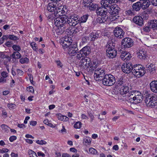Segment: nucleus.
Listing matches in <instances>:
<instances>
[{
	"label": "nucleus",
	"instance_id": "nucleus-29",
	"mask_svg": "<svg viewBox=\"0 0 157 157\" xmlns=\"http://www.w3.org/2000/svg\"><path fill=\"white\" fill-rule=\"evenodd\" d=\"M132 7L133 10L136 11H138L141 8V3L140 2H138L134 3Z\"/></svg>",
	"mask_w": 157,
	"mask_h": 157
},
{
	"label": "nucleus",
	"instance_id": "nucleus-44",
	"mask_svg": "<svg viewBox=\"0 0 157 157\" xmlns=\"http://www.w3.org/2000/svg\"><path fill=\"white\" fill-rule=\"evenodd\" d=\"M124 80L121 77L119 78L117 83L118 85H120V87H121V86H123L122 85L124 84Z\"/></svg>",
	"mask_w": 157,
	"mask_h": 157
},
{
	"label": "nucleus",
	"instance_id": "nucleus-21",
	"mask_svg": "<svg viewBox=\"0 0 157 157\" xmlns=\"http://www.w3.org/2000/svg\"><path fill=\"white\" fill-rule=\"evenodd\" d=\"M151 90L153 92L157 93V81H152L150 84Z\"/></svg>",
	"mask_w": 157,
	"mask_h": 157
},
{
	"label": "nucleus",
	"instance_id": "nucleus-17",
	"mask_svg": "<svg viewBox=\"0 0 157 157\" xmlns=\"http://www.w3.org/2000/svg\"><path fill=\"white\" fill-rule=\"evenodd\" d=\"M132 21L133 22L140 26H142L144 24L143 19L141 16H136L133 17Z\"/></svg>",
	"mask_w": 157,
	"mask_h": 157
},
{
	"label": "nucleus",
	"instance_id": "nucleus-61",
	"mask_svg": "<svg viewBox=\"0 0 157 157\" xmlns=\"http://www.w3.org/2000/svg\"><path fill=\"white\" fill-rule=\"evenodd\" d=\"M32 76V75H30V76H29V79H30V82H31V83L33 85H35V82L33 80V76H32V77H31V76Z\"/></svg>",
	"mask_w": 157,
	"mask_h": 157
},
{
	"label": "nucleus",
	"instance_id": "nucleus-43",
	"mask_svg": "<svg viewBox=\"0 0 157 157\" xmlns=\"http://www.w3.org/2000/svg\"><path fill=\"white\" fill-rule=\"evenodd\" d=\"M30 45L33 50L36 51L38 50V47L37 45V44L34 42L31 43H30Z\"/></svg>",
	"mask_w": 157,
	"mask_h": 157
},
{
	"label": "nucleus",
	"instance_id": "nucleus-62",
	"mask_svg": "<svg viewBox=\"0 0 157 157\" xmlns=\"http://www.w3.org/2000/svg\"><path fill=\"white\" fill-rule=\"evenodd\" d=\"M150 2L153 5L155 6H157V0H151Z\"/></svg>",
	"mask_w": 157,
	"mask_h": 157
},
{
	"label": "nucleus",
	"instance_id": "nucleus-47",
	"mask_svg": "<svg viewBox=\"0 0 157 157\" xmlns=\"http://www.w3.org/2000/svg\"><path fill=\"white\" fill-rule=\"evenodd\" d=\"M8 37L10 39L13 40H17L19 39V38L17 36H15L13 35H9L8 36Z\"/></svg>",
	"mask_w": 157,
	"mask_h": 157
},
{
	"label": "nucleus",
	"instance_id": "nucleus-32",
	"mask_svg": "<svg viewBox=\"0 0 157 157\" xmlns=\"http://www.w3.org/2000/svg\"><path fill=\"white\" fill-rule=\"evenodd\" d=\"M10 57L13 59H19L21 57V55L19 52H14L10 55Z\"/></svg>",
	"mask_w": 157,
	"mask_h": 157
},
{
	"label": "nucleus",
	"instance_id": "nucleus-34",
	"mask_svg": "<svg viewBox=\"0 0 157 157\" xmlns=\"http://www.w3.org/2000/svg\"><path fill=\"white\" fill-rule=\"evenodd\" d=\"M99 65V62L98 60H95L93 62V63H90V68L94 70Z\"/></svg>",
	"mask_w": 157,
	"mask_h": 157
},
{
	"label": "nucleus",
	"instance_id": "nucleus-48",
	"mask_svg": "<svg viewBox=\"0 0 157 157\" xmlns=\"http://www.w3.org/2000/svg\"><path fill=\"white\" fill-rule=\"evenodd\" d=\"M69 26H69L68 27H67L66 29L67 32V34L71 35H72L74 33V30H71L70 27V29H69Z\"/></svg>",
	"mask_w": 157,
	"mask_h": 157
},
{
	"label": "nucleus",
	"instance_id": "nucleus-64",
	"mask_svg": "<svg viewBox=\"0 0 157 157\" xmlns=\"http://www.w3.org/2000/svg\"><path fill=\"white\" fill-rule=\"evenodd\" d=\"M58 119L59 120H62V118L63 115L61 114H57L56 115Z\"/></svg>",
	"mask_w": 157,
	"mask_h": 157
},
{
	"label": "nucleus",
	"instance_id": "nucleus-59",
	"mask_svg": "<svg viewBox=\"0 0 157 157\" xmlns=\"http://www.w3.org/2000/svg\"><path fill=\"white\" fill-rule=\"evenodd\" d=\"M55 62L58 67H63V65L60 60H56Z\"/></svg>",
	"mask_w": 157,
	"mask_h": 157
},
{
	"label": "nucleus",
	"instance_id": "nucleus-19",
	"mask_svg": "<svg viewBox=\"0 0 157 157\" xmlns=\"http://www.w3.org/2000/svg\"><path fill=\"white\" fill-rule=\"evenodd\" d=\"M97 19V21L99 23H105V22L109 21V15L100 16Z\"/></svg>",
	"mask_w": 157,
	"mask_h": 157
},
{
	"label": "nucleus",
	"instance_id": "nucleus-41",
	"mask_svg": "<svg viewBox=\"0 0 157 157\" xmlns=\"http://www.w3.org/2000/svg\"><path fill=\"white\" fill-rule=\"evenodd\" d=\"M12 48L15 52H19L21 50V48L19 45H13L12 46Z\"/></svg>",
	"mask_w": 157,
	"mask_h": 157
},
{
	"label": "nucleus",
	"instance_id": "nucleus-8",
	"mask_svg": "<svg viewBox=\"0 0 157 157\" xmlns=\"http://www.w3.org/2000/svg\"><path fill=\"white\" fill-rule=\"evenodd\" d=\"M72 42L71 37L67 36L63 38L62 40L60 42V43L63 49H65L67 48L68 46L72 44Z\"/></svg>",
	"mask_w": 157,
	"mask_h": 157
},
{
	"label": "nucleus",
	"instance_id": "nucleus-4",
	"mask_svg": "<svg viewBox=\"0 0 157 157\" xmlns=\"http://www.w3.org/2000/svg\"><path fill=\"white\" fill-rule=\"evenodd\" d=\"M102 80V84L105 86H112L116 82L114 77L110 74L106 75Z\"/></svg>",
	"mask_w": 157,
	"mask_h": 157
},
{
	"label": "nucleus",
	"instance_id": "nucleus-30",
	"mask_svg": "<svg viewBox=\"0 0 157 157\" xmlns=\"http://www.w3.org/2000/svg\"><path fill=\"white\" fill-rule=\"evenodd\" d=\"M151 4V2L149 0H147L143 1L141 5V8L143 10L147 8Z\"/></svg>",
	"mask_w": 157,
	"mask_h": 157
},
{
	"label": "nucleus",
	"instance_id": "nucleus-57",
	"mask_svg": "<svg viewBox=\"0 0 157 157\" xmlns=\"http://www.w3.org/2000/svg\"><path fill=\"white\" fill-rule=\"evenodd\" d=\"M27 90L28 91L32 93H33L34 90L33 87L32 86H29L27 88Z\"/></svg>",
	"mask_w": 157,
	"mask_h": 157
},
{
	"label": "nucleus",
	"instance_id": "nucleus-52",
	"mask_svg": "<svg viewBox=\"0 0 157 157\" xmlns=\"http://www.w3.org/2000/svg\"><path fill=\"white\" fill-rule=\"evenodd\" d=\"M36 143L37 144L40 145H42L43 144H46V142L43 140H37L36 141Z\"/></svg>",
	"mask_w": 157,
	"mask_h": 157
},
{
	"label": "nucleus",
	"instance_id": "nucleus-6",
	"mask_svg": "<svg viewBox=\"0 0 157 157\" xmlns=\"http://www.w3.org/2000/svg\"><path fill=\"white\" fill-rule=\"evenodd\" d=\"M105 71L103 69L101 68L96 69L94 75L95 80L98 81L102 80L106 75Z\"/></svg>",
	"mask_w": 157,
	"mask_h": 157
},
{
	"label": "nucleus",
	"instance_id": "nucleus-60",
	"mask_svg": "<svg viewBox=\"0 0 157 157\" xmlns=\"http://www.w3.org/2000/svg\"><path fill=\"white\" fill-rule=\"evenodd\" d=\"M17 139V137L15 136H11L9 138V140L11 142H12L14 140H16Z\"/></svg>",
	"mask_w": 157,
	"mask_h": 157
},
{
	"label": "nucleus",
	"instance_id": "nucleus-20",
	"mask_svg": "<svg viewBox=\"0 0 157 157\" xmlns=\"http://www.w3.org/2000/svg\"><path fill=\"white\" fill-rule=\"evenodd\" d=\"M58 5L57 3H55L53 2L48 3L47 6V10L50 12H53L58 7Z\"/></svg>",
	"mask_w": 157,
	"mask_h": 157
},
{
	"label": "nucleus",
	"instance_id": "nucleus-22",
	"mask_svg": "<svg viewBox=\"0 0 157 157\" xmlns=\"http://www.w3.org/2000/svg\"><path fill=\"white\" fill-rule=\"evenodd\" d=\"M120 56L122 59L125 61L130 60L132 57L129 53L126 52L122 53Z\"/></svg>",
	"mask_w": 157,
	"mask_h": 157
},
{
	"label": "nucleus",
	"instance_id": "nucleus-51",
	"mask_svg": "<svg viewBox=\"0 0 157 157\" xmlns=\"http://www.w3.org/2000/svg\"><path fill=\"white\" fill-rule=\"evenodd\" d=\"M44 122L45 124L52 127H53V125L52 124V123L49 121L48 119H45L44 120Z\"/></svg>",
	"mask_w": 157,
	"mask_h": 157
},
{
	"label": "nucleus",
	"instance_id": "nucleus-24",
	"mask_svg": "<svg viewBox=\"0 0 157 157\" xmlns=\"http://www.w3.org/2000/svg\"><path fill=\"white\" fill-rule=\"evenodd\" d=\"M85 57L87 56L90 54V48L89 46H86L83 47L80 50Z\"/></svg>",
	"mask_w": 157,
	"mask_h": 157
},
{
	"label": "nucleus",
	"instance_id": "nucleus-36",
	"mask_svg": "<svg viewBox=\"0 0 157 157\" xmlns=\"http://www.w3.org/2000/svg\"><path fill=\"white\" fill-rule=\"evenodd\" d=\"M151 28L148 24L147 23L145 25V26L143 27V30L145 32L149 33L151 30Z\"/></svg>",
	"mask_w": 157,
	"mask_h": 157
},
{
	"label": "nucleus",
	"instance_id": "nucleus-40",
	"mask_svg": "<svg viewBox=\"0 0 157 157\" xmlns=\"http://www.w3.org/2000/svg\"><path fill=\"white\" fill-rule=\"evenodd\" d=\"M19 59V62L21 64L27 63L29 62V59L27 57H21Z\"/></svg>",
	"mask_w": 157,
	"mask_h": 157
},
{
	"label": "nucleus",
	"instance_id": "nucleus-63",
	"mask_svg": "<svg viewBox=\"0 0 157 157\" xmlns=\"http://www.w3.org/2000/svg\"><path fill=\"white\" fill-rule=\"evenodd\" d=\"M8 74L5 71H3L1 73V75L2 76V77H3V78H6L8 76Z\"/></svg>",
	"mask_w": 157,
	"mask_h": 157
},
{
	"label": "nucleus",
	"instance_id": "nucleus-46",
	"mask_svg": "<svg viewBox=\"0 0 157 157\" xmlns=\"http://www.w3.org/2000/svg\"><path fill=\"white\" fill-rule=\"evenodd\" d=\"M2 129L5 131L6 132L9 131V127L6 124H2L1 125Z\"/></svg>",
	"mask_w": 157,
	"mask_h": 157
},
{
	"label": "nucleus",
	"instance_id": "nucleus-38",
	"mask_svg": "<svg viewBox=\"0 0 157 157\" xmlns=\"http://www.w3.org/2000/svg\"><path fill=\"white\" fill-rule=\"evenodd\" d=\"M91 142V139L89 137H86L83 139V144L86 145H90Z\"/></svg>",
	"mask_w": 157,
	"mask_h": 157
},
{
	"label": "nucleus",
	"instance_id": "nucleus-1",
	"mask_svg": "<svg viewBox=\"0 0 157 157\" xmlns=\"http://www.w3.org/2000/svg\"><path fill=\"white\" fill-rule=\"evenodd\" d=\"M119 88V92L124 97L123 100L134 104L140 103L142 100L143 95L140 92L136 90L130 91L131 89L126 86H121Z\"/></svg>",
	"mask_w": 157,
	"mask_h": 157
},
{
	"label": "nucleus",
	"instance_id": "nucleus-2",
	"mask_svg": "<svg viewBox=\"0 0 157 157\" xmlns=\"http://www.w3.org/2000/svg\"><path fill=\"white\" fill-rule=\"evenodd\" d=\"M145 69L142 66L137 64L134 65L132 73L138 78H140L143 76L145 74Z\"/></svg>",
	"mask_w": 157,
	"mask_h": 157
},
{
	"label": "nucleus",
	"instance_id": "nucleus-13",
	"mask_svg": "<svg viewBox=\"0 0 157 157\" xmlns=\"http://www.w3.org/2000/svg\"><path fill=\"white\" fill-rule=\"evenodd\" d=\"M68 48L67 52L71 56L75 55L78 51L77 45L76 44H72L68 46Z\"/></svg>",
	"mask_w": 157,
	"mask_h": 157
},
{
	"label": "nucleus",
	"instance_id": "nucleus-27",
	"mask_svg": "<svg viewBox=\"0 0 157 157\" xmlns=\"http://www.w3.org/2000/svg\"><path fill=\"white\" fill-rule=\"evenodd\" d=\"M99 31H94L91 33L90 34V36L91 37V40L94 41L98 38L99 36Z\"/></svg>",
	"mask_w": 157,
	"mask_h": 157
},
{
	"label": "nucleus",
	"instance_id": "nucleus-25",
	"mask_svg": "<svg viewBox=\"0 0 157 157\" xmlns=\"http://www.w3.org/2000/svg\"><path fill=\"white\" fill-rule=\"evenodd\" d=\"M147 70L149 71L150 73H153L155 72L156 69V67L155 65L152 63L147 64Z\"/></svg>",
	"mask_w": 157,
	"mask_h": 157
},
{
	"label": "nucleus",
	"instance_id": "nucleus-15",
	"mask_svg": "<svg viewBox=\"0 0 157 157\" xmlns=\"http://www.w3.org/2000/svg\"><path fill=\"white\" fill-rule=\"evenodd\" d=\"M96 13L98 14L100 16L109 15L108 9L102 6L97 8Z\"/></svg>",
	"mask_w": 157,
	"mask_h": 157
},
{
	"label": "nucleus",
	"instance_id": "nucleus-42",
	"mask_svg": "<svg viewBox=\"0 0 157 157\" xmlns=\"http://www.w3.org/2000/svg\"><path fill=\"white\" fill-rule=\"evenodd\" d=\"M28 154L29 157H37L36 153L31 150H29L28 151Z\"/></svg>",
	"mask_w": 157,
	"mask_h": 157
},
{
	"label": "nucleus",
	"instance_id": "nucleus-26",
	"mask_svg": "<svg viewBox=\"0 0 157 157\" xmlns=\"http://www.w3.org/2000/svg\"><path fill=\"white\" fill-rule=\"evenodd\" d=\"M148 23L151 29L154 30L157 29V20H150L148 21Z\"/></svg>",
	"mask_w": 157,
	"mask_h": 157
},
{
	"label": "nucleus",
	"instance_id": "nucleus-10",
	"mask_svg": "<svg viewBox=\"0 0 157 157\" xmlns=\"http://www.w3.org/2000/svg\"><path fill=\"white\" fill-rule=\"evenodd\" d=\"M120 10V8L116 5H112L109 9H108L109 15H111L112 16H116Z\"/></svg>",
	"mask_w": 157,
	"mask_h": 157
},
{
	"label": "nucleus",
	"instance_id": "nucleus-3",
	"mask_svg": "<svg viewBox=\"0 0 157 157\" xmlns=\"http://www.w3.org/2000/svg\"><path fill=\"white\" fill-rule=\"evenodd\" d=\"M67 16L63 15L55 18V25L57 27L68 26L67 22Z\"/></svg>",
	"mask_w": 157,
	"mask_h": 157
},
{
	"label": "nucleus",
	"instance_id": "nucleus-23",
	"mask_svg": "<svg viewBox=\"0 0 157 157\" xmlns=\"http://www.w3.org/2000/svg\"><path fill=\"white\" fill-rule=\"evenodd\" d=\"M101 5L104 7L109 9L111 6L112 2L109 0H102L101 2Z\"/></svg>",
	"mask_w": 157,
	"mask_h": 157
},
{
	"label": "nucleus",
	"instance_id": "nucleus-33",
	"mask_svg": "<svg viewBox=\"0 0 157 157\" xmlns=\"http://www.w3.org/2000/svg\"><path fill=\"white\" fill-rule=\"evenodd\" d=\"M124 13L126 16H132L135 15V12L133 10L128 9H127L125 11Z\"/></svg>",
	"mask_w": 157,
	"mask_h": 157
},
{
	"label": "nucleus",
	"instance_id": "nucleus-55",
	"mask_svg": "<svg viewBox=\"0 0 157 157\" xmlns=\"http://www.w3.org/2000/svg\"><path fill=\"white\" fill-rule=\"evenodd\" d=\"M17 71L19 76H21L24 75V72L20 69H17Z\"/></svg>",
	"mask_w": 157,
	"mask_h": 157
},
{
	"label": "nucleus",
	"instance_id": "nucleus-39",
	"mask_svg": "<svg viewBox=\"0 0 157 157\" xmlns=\"http://www.w3.org/2000/svg\"><path fill=\"white\" fill-rule=\"evenodd\" d=\"M88 15H84L79 18V22H85L88 19Z\"/></svg>",
	"mask_w": 157,
	"mask_h": 157
},
{
	"label": "nucleus",
	"instance_id": "nucleus-31",
	"mask_svg": "<svg viewBox=\"0 0 157 157\" xmlns=\"http://www.w3.org/2000/svg\"><path fill=\"white\" fill-rule=\"evenodd\" d=\"M64 11L60 9L57 8L54 10V15L56 17L63 16V13Z\"/></svg>",
	"mask_w": 157,
	"mask_h": 157
},
{
	"label": "nucleus",
	"instance_id": "nucleus-14",
	"mask_svg": "<svg viewBox=\"0 0 157 157\" xmlns=\"http://www.w3.org/2000/svg\"><path fill=\"white\" fill-rule=\"evenodd\" d=\"M113 34L117 38L121 39L124 37L125 34L123 29L120 27H116L113 31Z\"/></svg>",
	"mask_w": 157,
	"mask_h": 157
},
{
	"label": "nucleus",
	"instance_id": "nucleus-9",
	"mask_svg": "<svg viewBox=\"0 0 157 157\" xmlns=\"http://www.w3.org/2000/svg\"><path fill=\"white\" fill-rule=\"evenodd\" d=\"M80 63V67H82L85 69H86L89 67H90V59L87 57L82 58L81 60Z\"/></svg>",
	"mask_w": 157,
	"mask_h": 157
},
{
	"label": "nucleus",
	"instance_id": "nucleus-11",
	"mask_svg": "<svg viewBox=\"0 0 157 157\" xmlns=\"http://www.w3.org/2000/svg\"><path fill=\"white\" fill-rule=\"evenodd\" d=\"M134 65H133L131 63H124L121 67V70L122 71L125 73H129L132 71L133 70V67Z\"/></svg>",
	"mask_w": 157,
	"mask_h": 157
},
{
	"label": "nucleus",
	"instance_id": "nucleus-7",
	"mask_svg": "<svg viewBox=\"0 0 157 157\" xmlns=\"http://www.w3.org/2000/svg\"><path fill=\"white\" fill-rule=\"evenodd\" d=\"M67 19L68 27L69 26H75L79 23L78 16L75 14L72 15L70 18L67 17Z\"/></svg>",
	"mask_w": 157,
	"mask_h": 157
},
{
	"label": "nucleus",
	"instance_id": "nucleus-5",
	"mask_svg": "<svg viewBox=\"0 0 157 157\" xmlns=\"http://www.w3.org/2000/svg\"><path fill=\"white\" fill-rule=\"evenodd\" d=\"M145 97V102L147 106L153 107L157 104L156 97L150 94H146Z\"/></svg>",
	"mask_w": 157,
	"mask_h": 157
},
{
	"label": "nucleus",
	"instance_id": "nucleus-49",
	"mask_svg": "<svg viewBox=\"0 0 157 157\" xmlns=\"http://www.w3.org/2000/svg\"><path fill=\"white\" fill-rule=\"evenodd\" d=\"M82 125V123L79 121L77 122L74 125V127L76 128H80Z\"/></svg>",
	"mask_w": 157,
	"mask_h": 157
},
{
	"label": "nucleus",
	"instance_id": "nucleus-56",
	"mask_svg": "<svg viewBox=\"0 0 157 157\" xmlns=\"http://www.w3.org/2000/svg\"><path fill=\"white\" fill-rule=\"evenodd\" d=\"M79 25H78L76 28V29L74 30H75L76 32H79L80 31H81L82 29V28L81 26L80 25V24H79Z\"/></svg>",
	"mask_w": 157,
	"mask_h": 157
},
{
	"label": "nucleus",
	"instance_id": "nucleus-53",
	"mask_svg": "<svg viewBox=\"0 0 157 157\" xmlns=\"http://www.w3.org/2000/svg\"><path fill=\"white\" fill-rule=\"evenodd\" d=\"M8 107L10 109H13L16 108V105L13 103L9 104H8Z\"/></svg>",
	"mask_w": 157,
	"mask_h": 157
},
{
	"label": "nucleus",
	"instance_id": "nucleus-45",
	"mask_svg": "<svg viewBox=\"0 0 157 157\" xmlns=\"http://www.w3.org/2000/svg\"><path fill=\"white\" fill-rule=\"evenodd\" d=\"M83 3L85 6L87 7L92 3L91 0H83Z\"/></svg>",
	"mask_w": 157,
	"mask_h": 157
},
{
	"label": "nucleus",
	"instance_id": "nucleus-35",
	"mask_svg": "<svg viewBox=\"0 0 157 157\" xmlns=\"http://www.w3.org/2000/svg\"><path fill=\"white\" fill-rule=\"evenodd\" d=\"M58 27V29L56 31V33H58V35H60L63 33L64 32L67 27Z\"/></svg>",
	"mask_w": 157,
	"mask_h": 157
},
{
	"label": "nucleus",
	"instance_id": "nucleus-28",
	"mask_svg": "<svg viewBox=\"0 0 157 157\" xmlns=\"http://www.w3.org/2000/svg\"><path fill=\"white\" fill-rule=\"evenodd\" d=\"M115 44L112 41H109L106 45V50L115 49Z\"/></svg>",
	"mask_w": 157,
	"mask_h": 157
},
{
	"label": "nucleus",
	"instance_id": "nucleus-50",
	"mask_svg": "<svg viewBox=\"0 0 157 157\" xmlns=\"http://www.w3.org/2000/svg\"><path fill=\"white\" fill-rule=\"evenodd\" d=\"M82 53L80 51L78 52V53L76 55V58L78 59H80L82 57L83 58V57H85Z\"/></svg>",
	"mask_w": 157,
	"mask_h": 157
},
{
	"label": "nucleus",
	"instance_id": "nucleus-58",
	"mask_svg": "<svg viewBox=\"0 0 157 157\" xmlns=\"http://www.w3.org/2000/svg\"><path fill=\"white\" fill-rule=\"evenodd\" d=\"M9 151V150L6 148H3L2 149H0V153H7Z\"/></svg>",
	"mask_w": 157,
	"mask_h": 157
},
{
	"label": "nucleus",
	"instance_id": "nucleus-18",
	"mask_svg": "<svg viewBox=\"0 0 157 157\" xmlns=\"http://www.w3.org/2000/svg\"><path fill=\"white\" fill-rule=\"evenodd\" d=\"M106 54L108 57L113 58L117 56V51L115 49L106 50Z\"/></svg>",
	"mask_w": 157,
	"mask_h": 157
},
{
	"label": "nucleus",
	"instance_id": "nucleus-54",
	"mask_svg": "<svg viewBox=\"0 0 157 157\" xmlns=\"http://www.w3.org/2000/svg\"><path fill=\"white\" fill-rule=\"evenodd\" d=\"M89 151L90 153L93 154H96L97 152L96 150L93 148H90L89 149Z\"/></svg>",
	"mask_w": 157,
	"mask_h": 157
},
{
	"label": "nucleus",
	"instance_id": "nucleus-16",
	"mask_svg": "<svg viewBox=\"0 0 157 157\" xmlns=\"http://www.w3.org/2000/svg\"><path fill=\"white\" fill-rule=\"evenodd\" d=\"M137 52L138 57L141 59H144L147 57V52L144 48H139Z\"/></svg>",
	"mask_w": 157,
	"mask_h": 157
},
{
	"label": "nucleus",
	"instance_id": "nucleus-37",
	"mask_svg": "<svg viewBox=\"0 0 157 157\" xmlns=\"http://www.w3.org/2000/svg\"><path fill=\"white\" fill-rule=\"evenodd\" d=\"M87 7L90 10H96V8L97 9L98 7V5L92 3H91L90 5Z\"/></svg>",
	"mask_w": 157,
	"mask_h": 157
},
{
	"label": "nucleus",
	"instance_id": "nucleus-12",
	"mask_svg": "<svg viewBox=\"0 0 157 157\" xmlns=\"http://www.w3.org/2000/svg\"><path fill=\"white\" fill-rule=\"evenodd\" d=\"M133 41L132 39L129 37L124 38L121 42L122 46L124 48H129L133 45Z\"/></svg>",
	"mask_w": 157,
	"mask_h": 157
}]
</instances>
